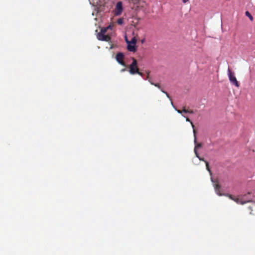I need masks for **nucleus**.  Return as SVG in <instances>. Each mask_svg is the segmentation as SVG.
<instances>
[{"label":"nucleus","mask_w":255,"mask_h":255,"mask_svg":"<svg viewBox=\"0 0 255 255\" xmlns=\"http://www.w3.org/2000/svg\"><path fill=\"white\" fill-rule=\"evenodd\" d=\"M183 2L185 3L186 2H187V1H189V0H182Z\"/></svg>","instance_id":"nucleus-21"},{"label":"nucleus","mask_w":255,"mask_h":255,"mask_svg":"<svg viewBox=\"0 0 255 255\" xmlns=\"http://www.w3.org/2000/svg\"><path fill=\"white\" fill-rule=\"evenodd\" d=\"M123 11V5L122 2L121 1L118 2L116 6V8L115 10V15H120Z\"/></svg>","instance_id":"nucleus-5"},{"label":"nucleus","mask_w":255,"mask_h":255,"mask_svg":"<svg viewBox=\"0 0 255 255\" xmlns=\"http://www.w3.org/2000/svg\"><path fill=\"white\" fill-rule=\"evenodd\" d=\"M151 84L152 85H154V86H155V87H157L158 88H159V89H160L161 91L162 92H163V93H164L166 95V96H167V97L169 99V100L171 101V105L174 107L173 104V102L172 101V99H171L170 96H169V95L168 94L167 92H165V91H164L163 90H162L161 88V87H160L159 84H158V83H154L153 82H151Z\"/></svg>","instance_id":"nucleus-8"},{"label":"nucleus","mask_w":255,"mask_h":255,"mask_svg":"<svg viewBox=\"0 0 255 255\" xmlns=\"http://www.w3.org/2000/svg\"><path fill=\"white\" fill-rule=\"evenodd\" d=\"M129 42L131 43V44H135L136 43V39L135 37H132L131 40L129 41Z\"/></svg>","instance_id":"nucleus-15"},{"label":"nucleus","mask_w":255,"mask_h":255,"mask_svg":"<svg viewBox=\"0 0 255 255\" xmlns=\"http://www.w3.org/2000/svg\"><path fill=\"white\" fill-rule=\"evenodd\" d=\"M186 121L187 122H190L191 125V126H192V128H193V130L195 129H194L195 126H194V124H193L192 122L188 118H186Z\"/></svg>","instance_id":"nucleus-17"},{"label":"nucleus","mask_w":255,"mask_h":255,"mask_svg":"<svg viewBox=\"0 0 255 255\" xmlns=\"http://www.w3.org/2000/svg\"><path fill=\"white\" fill-rule=\"evenodd\" d=\"M132 62L129 66V72L131 75H134L138 73L139 68L137 66V62L134 58H132Z\"/></svg>","instance_id":"nucleus-2"},{"label":"nucleus","mask_w":255,"mask_h":255,"mask_svg":"<svg viewBox=\"0 0 255 255\" xmlns=\"http://www.w3.org/2000/svg\"><path fill=\"white\" fill-rule=\"evenodd\" d=\"M124 55L123 54V53L121 52H119L116 54V59L117 61V62L122 66L126 67V64L124 61Z\"/></svg>","instance_id":"nucleus-4"},{"label":"nucleus","mask_w":255,"mask_h":255,"mask_svg":"<svg viewBox=\"0 0 255 255\" xmlns=\"http://www.w3.org/2000/svg\"><path fill=\"white\" fill-rule=\"evenodd\" d=\"M212 182L214 183V187L215 192L219 196H225L229 197L230 199L234 201L238 204L243 205L246 203L250 202L251 201H245L243 198L236 197L230 194H224L221 192V187L220 184L218 183V180H214L212 177L211 178Z\"/></svg>","instance_id":"nucleus-1"},{"label":"nucleus","mask_w":255,"mask_h":255,"mask_svg":"<svg viewBox=\"0 0 255 255\" xmlns=\"http://www.w3.org/2000/svg\"><path fill=\"white\" fill-rule=\"evenodd\" d=\"M109 27H108L107 28H103L101 29V31L100 33H99L98 34H105L106 31H107V29Z\"/></svg>","instance_id":"nucleus-14"},{"label":"nucleus","mask_w":255,"mask_h":255,"mask_svg":"<svg viewBox=\"0 0 255 255\" xmlns=\"http://www.w3.org/2000/svg\"><path fill=\"white\" fill-rule=\"evenodd\" d=\"M136 74H137L138 75H139L140 76H141L142 77H143V74L140 72L139 71V70L138 71V73H136Z\"/></svg>","instance_id":"nucleus-19"},{"label":"nucleus","mask_w":255,"mask_h":255,"mask_svg":"<svg viewBox=\"0 0 255 255\" xmlns=\"http://www.w3.org/2000/svg\"><path fill=\"white\" fill-rule=\"evenodd\" d=\"M175 110L179 114H182L183 113H190V114H193L194 112L193 110H187L185 107H183L182 110H177L176 108H175Z\"/></svg>","instance_id":"nucleus-10"},{"label":"nucleus","mask_w":255,"mask_h":255,"mask_svg":"<svg viewBox=\"0 0 255 255\" xmlns=\"http://www.w3.org/2000/svg\"><path fill=\"white\" fill-rule=\"evenodd\" d=\"M196 157H198L199 158V159L201 161H203L205 162V161H206L204 158H202L201 157H200V156L199 155V154L198 153L197 155H196Z\"/></svg>","instance_id":"nucleus-18"},{"label":"nucleus","mask_w":255,"mask_h":255,"mask_svg":"<svg viewBox=\"0 0 255 255\" xmlns=\"http://www.w3.org/2000/svg\"><path fill=\"white\" fill-rule=\"evenodd\" d=\"M149 71L146 72L147 75L146 78H145V80H147L149 81V82L151 84V82H152L151 81V78L149 76Z\"/></svg>","instance_id":"nucleus-12"},{"label":"nucleus","mask_w":255,"mask_h":255,"mask_svg":"<svg viewBox=\"0 0 255 255\" xmlns=\"http://www.w3.org/2000/svg\"><path fill=\"white\" fill-rule=\"evenodd\" d=\"M125 40L126 42L128 43L127 49L130 52H135L136 51V48L135 47V44H131L129 42V41L127 39V36L125 37Z\"/></svg>","instance_id":"nucleus-7"},{"label":"nucleus","mask_w":255,"mask_h":255,"mask_svg":"<svg viewBox=\"0 0 255 255\" xmlns=\"http://www.w3.org/2000/svg\"><path fill=\"white\" fill-rule=\"evenodd\" d=\"M205 164H206V169H207V170H208V171L209 172L210 175L211 176H212V171H211V169H210V167H209V164L208 162V161H205Z\"/></svg>","instance_id":"nucleus-11"},{"label":"nucleus","mask_w":255,"mask_h":255,"mask_svg":"<svg viewBox=\"0 0 255 255\" xmlns=\"http://www.w3.org/2000/svg\"><path fill=\"white\" fill-rule=\"evenodd\" d=\"M193 133H194V143L195 144V146L194 148V152L196 155H197L198 153L197 152V149L201 147L202 146V144L201 143H197V142L196 135V131L195 129H194Z\"/></svg>","instance_id":"nucleus-6"},{"label":"nucleus","mask_w":255,"mask_h":255,"mask_svg":"<svg viewBox=\"0 0 255 255\" xmlns=\"http://www.w3.org/2000/svg\"><path fill=\"white\" fill-rule=\"evenodd\" d=\"M145 39H144H144H142V40H141V43H144L145 42Z\"/></svg>","instance_id":"nucleus-20"},{"label":"nucleus","mask_w":255,"mask_h":255,"mask_svg":"<svg viewBox=\"0 0 255 255\" xmlns=\"http://www.w3.org/2000/svg\"><path fill=\"white\" fill-rule=\"evenodd\" d=\"M125 71H126V69H123L121 70V72H124Z\"/></svg>","instance_id":"nucleus-22"},{"label":"nucleus","mask_w":255,"mask_h":255,"mask_svg":"<svg viewBox=\"0 0 255 255\" xmlns=\"http://www.w3.org/2000/svg\"><path fill=\"white\" fill-rule=\"evenodd\" d=\"M228 74L230 82L237 87H239L240 86L239 82L237 81L234 75V73L232 72L229 68L228 70Z\"/></svg>","instance_id":"nucleus-3"},{"label":"nucleus","mask_w":255,"mask_h":255,"mask_svg":"<svg viewBox=\"0 0 255 255\" xmlns=\"http://www.w3.org/2000/svg\"><path fill=\"white\" fill-rule=\"evenodd\" d=\"M117 23L119 25H122L124 23V18H120L118 19L117 20Z\"/></svg>","instance_id":"nucleus-16"},{"label":"nucleus","mask_w":255,"mask_h":255,"mask_svg":"<svg viewBox=\"0 0 255 255\" xmlns=\"http://www.w3.org/2000/svg\"><path fill=\"white\" fill-rule=\"evenodd\" d=\"M97 37L99 40L108 42L111 40V37L108 35L98 34Z\"/></svg>","instance_id":"nucleus-9"},{"label":"nucleus","mask_w":255,"mask_h":255,"mask_svg":"<svg viewBox=\"0 0 255 255\" xmlns=\"http://www.w3.org/2000/svg\"><path fill=\"white\" fill-rule=\"evenodd\" d=\"M245 14H246V15L247 16H248L251 21L253 20V16L251 15V14L248 11H247L246 12Z\"/></svg>","instance_id":"nucleus-13"},{"label":"nucleus","mask_w":255,"mask_h":255,"mask_svg":"<svg viewBox=\"0 0 255 255\" xmlns=\"http://www.w3.org/2000/svg\"><path fill=\"white\" fill-rule=\"evenodd\" d=\"M139 1V0H136V3H138Z\"/></svg>","instance_id":"nucleus-23"}]
</instances>
